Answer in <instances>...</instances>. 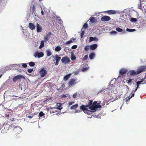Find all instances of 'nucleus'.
I'll list each match as a JSON object with an SVG mask.
<instances>
[{"label":"nucleus","mask_w":146,"mask_h":146,"mask_svg":"<svg viewBox=\"0 0 146 146\" xmlns=\"http://www.w3.org/2000/svg\"><path fill=\"white\" fill-rule=\"evenodd\" d=\"M132 80V79H129L128 81H127V83L128 84Z\"/></svg>","instance_id":"48"},{"label":"nucleus","mask_w":146,"mask_h":146,"mask_svg":"<svg viewBox=\"0 0 146 146\" xmlns=\"http://www.w3.org/2000/svg\"><path fill=\"white\" fill-rule=\"evenodd\" d=\"M4 128L7 129L9 132H13L15 129V125L14 124H11L9 126L8 125L7 123H4L3 125Z\"/></svg>","instance_id":"2"},{"label":"nucleus","mask_w":146,"mask_h":146,"mask_svg":"<svg viewBox=\"0 0 146 146\" xmlns=\"http://www.w3.org/2000/svg\"><path fill=\"white\" fill-rule=\"evenodd\" d=\"M34 56H35V57H36V56H37L38 58H40L43 56L44 54L42 52H37L35 53Z\"/></svg>","instance_id":"11"},{"label":"nucleus","mask_w":146,"mask_h":146,"mask_svg":"<svg viewBox=\"0 0 146 146\" xmlns=\"http://www.w3.org/2000/svg\"><path fill=\"white\" fill-rule=\"evenodd\" d=\"M146 70V66H143L139 67L137 70V73L139 74L145 71Z\"/></svg>","instance_id":"6"},{"label":"nucleus","mask_w":146,"mask_h":146,"mask_svg":"<svg viewBox=\"0 0 146 146\" xmlns=\"http://www.w3.org/2000/svg\"><path fill=\"white\" fill-rule=\"evenodd\" d=\"M144 80V79H142L140 81H138L137 82V85H138L139 86V85L140 84L142 83V82H143V81Z\"/></svg>","instance_id":"29"},{"label":"nucleus","mask_w":146,"mask_h":146,"mask_svg":"<svg viewBox=\"0 0 146 146\" xmlns=\"http://www.w3.org/2000/svg\"><path fill=\"white\" fill-rule=\"evenodd\" d=\"M71 58L72 60H74L76 59V57L74 55H72L71 57Z\"/></svg>","instance_id":"36"},{"label":"nucleus","mask_w":146,"mask_h":146,"mask_svg":"<svg viewBox=\"0 0 146 146\" xmlns=\"http://www.w3.org/2000/svg\"><path fill=\"white\" fill-rule=\"evenodd\" d=\"M61 48L59 46H57L55 48V50L56 52H58L61 50Z\"/></svg>","instance_id":"26"},{"label":"nucleus","mask_w":146,"mask_h":146,"mask_svg":"<svg viewBox=\"0 0 146 146\" xmlns=\"http://www.w3.org/2000/svg\"><path fill=\"white\" fill-rule=\"evenodd\" d=\"M116 30L119 32H121L123 31V30L119 27L116 28Z\"/></svg>","instance_id":"34"},{"label":"nucleus","mask_w":146,"mask_h":146,"mask_svg":"<svg viewBox=\"0 0 146 146\" xmlns=\"http://www.w3.org/2000/svg\"><path fill=\"white\" fill-rule=\"evenodd\" d=\"M3 75V74H1L0 75V78Z\"/></svg>","instance_id":"60"},{"label":"nucleus","mask_w":146,"mask_h":146,"mask_svg":"<svg viewBox=\"0 0 146 146\" xmlns=\"http://www.w3.org/2000/svg\"><path fill=\"white\" fill-rule=\"evenodd\" d=\"M41 13L42 15H44V12H43V11L42 10L41 11Z\"/></svg>","instance_id":"53"},{"label":"nucleus","mask_w":146,"mask_h":146,"mask_svg":"<svg viewBox=\"0 0 146 146\" xmlns=\"http://www.w3.org/2000/svg\"><path fill=\"white\" fill-rule=\"evenodd\" d=\"M22 78L25 79V78L23 75L21 74H19L15 76L13 78V82H15L17 80H20Z\"/></svg>","instance_id":"3"},{"label":"nucleus","mask_w":146,"mask_h":146,"mask_svg":"<svg viewBox=\"0 0 146 146\" xmlns=\"http://www.w3.org/2000/svg\"><path fill=\"white\" fill-rule=\"evenodd\" d=\"M131 98V96H129V97H128V99H129V100L131 98Z\"/></svg>","instance_id":"57"},{"label":"nucleus","mask_w":146,"mask_h":146,"mask_svg":"<svg viewBox=\"0 0 146 146\" xmlns=\"http://www.w3.org/2000/svg\"><path fill=\"white\" fill-rule=\"evenodd\" d=\"M109 15H114L116 14L117 11L114 10H110L106 11L104 12Z\"/></svg>","instance_id":"10"},{"label":"nucleus","mask_w":146,"mask_h":146,"mask_svg":"<svg viewBox=\"0 0 146 146\" xmlns=\"http://www.w3.org/2000/svg\"><path fill=\"white\" fill-rule=\"evenodd\" d=\"M22 66L23 67L25 68L27 67V65L25 63H23L22 64Z\"/></svg>","instance_id":"45"},{"label":"nucleus","mask_w":146,"mask_h":146,"mask_svg":"<svg viewBox=\"0 0 146 146\" xmlns=\"http://www.w3.org/2000/svg\"><path fill=\"white\" fill-rule=\"evenodd\" d=\"M55 58L56 62L55 64L56 65H57L58 64L60 60L61 57L60 56H58L57 55H56L55 56Z\"/></svg>","instance_id":"12"},{"label":"nucleus","mask_w":146,"mask_h":146,"mask_svg":"<svg viewBox=\"0 0 146 146\" xmlns=\"http://www.w3.org/2000/svg\"><path fill=\"white\" fill-rule=\"evenodd\" d=\"M76 80H77V79L74 78L71 79L69 82L68 85L69 86H71L76 84Z\"/></svg>","instance_id":"8"},{"label":"nucleus","mask_w":146,"mask_h":146,"mask_svg":"<svg viewBox=\"0 0 146 146\" xmlns=\"http://www.w3.org/2000/svg\"><path fill=\"white\" fill-rule=\"evenodd\" d=\"M110 33L111 34H113L115 35L117 34V32L116 31H112Z\"/></svg>","instance_id":"44"},{"label":"nucleus","mask_w":146,"mask_h":146,"mask_svg":"<svg viewBox=\"0 0 146 146\" xmlns=\"http://www.w3.org/2000/svg\"><path fill=\"white\" fill-rule=\"evenodd\" d=\"M135 94L134 93H133L132 94L131 96V98H132L134 96Z\"/></svg>","instance_id":"52"},{"label":"nucleus","mask_w":146,"mask_h":146,"mask_svg":"<svg viewBox=\"0 0 146 146\" xmlns=\"http://www.w3.org/2000/svg\"><path fill=\"white\" fill-rule=\"evenodd\" d=\"M136 31V30L135 29H130L129 28H127L126 29V31L129 32H133L135 31Z\"/></svg>","instance_id":"28"},{"label":"nucleus","mask_w":146,"mask_h":146,"mask_svg":"<svg viewBox=\"0 0 146 146\" xmlns=\"http://www.w3.org/2000/svg\"><path fill=\"white\" fill-rule=\"evenodd\" d=\"M80 112V111H78L77 110H76V111H75L76 112Z\"/></svg>","instance_id":"61"},{"label":"nucleus","mask_w":146,"mask_h":146,"mask_svg":"<svg viewBox=\"0 0 146 146\" xmlns=\"http://www.w3.org/2000/svg\"><path fill=\"white\" fill-rule=\"evenodd\" d=\"M111 20V18L107 16H105L102 17L101 19V20L102 21H108Z\"/></svg>","instance_id":"9"},{"label":"nucleus","mask_w":146,"mask_h":146,"mask_svg":"<svg viewBox=\"0 0 146 146\" xmlns=\"http://www.w3.org/2000/svg\"><path fill=\"white\" fill-rule=\"evenodd\" d=\"M61 104L60 103H57V108L60 110H61L62 109V108L61 107Z\"/></svg>","instance_id":"22"},{"label":"nucleus","mask_w":146,"mask_h":146,"mask_svg":"<svg viewBox=\"0 0 146 146\" xmlns=\"http://www.w3.org/2000/svg\"><path fill=\"white\" fill-rule=\"evenodd\" d=\"M71 75V74H69L67 75H65L64 78V79L65 80H67L70 76Z\"/></svg>","instance_id":"20"},{"label":"nucleus","mask_w":146,"mask_h":146,"mask_svg":"<svg viewBox=\"0 0 146 146\" xmlns=\"http://www.w3.org/2000/svg\"><path fill=\"white\" fill-rule=\"evenodd\" d=\"M44 46V42L43 40H42L40 42V45L39 46V48H42Z\"/></svg>","instance_id":"25"},{"label":"nucleus","mask_w":146,"mask_h":146,"mask_svg":"<svg viewBox=\"0 0 146 146\" xmlns=\"http://www.w3.org/2000/svg\"><path fill=\"white\" fill-rule=\"evenodd\" d=\"M126 33V32L125 31H124L123 32V33Z\"/></svg>","instance_id":"64"},{"label":"nucleus","mask_w":146,"mask_h":146,"mask_svg":"<svg viewBox=\"0 0 146 146\" xmlns=\"http://www.w3.org/2000/svg\"><path fill=\"white\" fill-rule=\"evenodd\" d=\"M70 40H72V41H74L75 40H76V38H71V39Z\"/></svg>","instance_id":"51"},{"label":"nucleus","mask_w":146,"mask_h":146,"mask_svg":"<svg viewBox=\"0 0 146 146\" xmlns=\"http://www.w3.org/2000/svg\"><path fill=\"white\" fill-rule=\"evenodd\" d=\"M39 73L41 77H44L46 75L47 72L44 68H41L39 72Z\"/></svg>","instance_id":"4"},{"label":"nucleus","mask_w":146,"mask_h":146,"mask_svg":"<svg viewBox=\"0 0 146 146\" xmlns=\"http://www.w3.org/2000/svg\"><path fill=\"white\" fill-rule=\"evenodd\" d=\"M58 20L59 21H62V20L61 19H59V20Z\"/></svg>","instance_id":"62"},{"label":"nucleus","mask_w":146,"mask_h":146,"mask_svg":"<svg viewBox=\"0 0 146 146\" xmlns=\"http://www.w3.org/2000/svg\"><path fill=\"white\" fill-rule=\"evenodd\" d=\"M21 129L20 127L15 125V129H14L13 133L16 134H19L21 132Z\"/></svg>","instance_id":"7"},{"label":"nucleus","mask_w":146,"mask_h":146,"mask_svg":"<svg viewBox=\"0 0 146 146\" xmlns=\"http://www.w3.org/2000/svg\"><path fill=\"white\" fill-rule=\"evenodd\" d=\"M95 19L94 17H91L90 19V21L92 22H94L95 21Z\"/></svg>","instance_id":"40"},{"label":"nucleus","mask_w":146,"mask_h":146,"mask_svg":"<svg viewBox=\"0 0 146 146\" xmlns=\"http://www.w3.org/2000/svg\"><path fill=\"white\" fill-rule=\"evenodd\" d=\"M88 58V55H86L83 58L82 60L83 61H85Z\"/></svg>","instance_id":"37"},{"label":"nucleus","mask_w":146,"mask_h":146,"mask_svg":"<svg viewBox=\"0 0 146 146\" xmlns=\"http://www.w3.org/2000/svg\"><path fill=\"white\" fill-rule=\"evenodd\" d=\"M77 46L76 45H74L72 46V49H75L77 48Z\"/></svg>","instance_id":"42"},{"label":"nucleus","mask_w":146,"mask_h":146,"mask_svg":"<svg viewBox=\"0 0 146 146\" xmlns=\"http://www.w3.org/2000/svg\"><path fill=\"white\" fill-rule=\"evenodd\" d=\"M44 115V113L42 111H41L39 113V115H38L39 117H41L42 116H43Z\"/></svg>","instance_id":"35"},{"label":"nucleus","mask_w":146,"mask_h":146,"mask_svg":"<svg viewBox=\"0 0 146 146\" xmlns=\"http://www.w3.org/2000/svg\"><path fill=\"white\" fill-rule=\"evenodd\" d=\"M128 73H129L130 75L133 76L139 74L137 73V71L136 72L134 70L129 71L128 72Z\"/></svg>","instance_id":"15"},{"label":"nucleus","mask_w":146,"mask_h":146,"mask_svg":"<svg viewBox=\"0 0 146 146\" xmlns=\"http://www.w3.org/2000/svg\"><path fill=\"white\" fill-rule=\"evenodd\" d=\"M74 102H70L68 103V105L69 106H70L71 105H72V104H74Z\"/></svg>","instance_id":"47"},{"label":"nucleus","mask_w":146,"mask_h":146,"mask_svg":"<svg viewBox=\"0 0 146 146\" xmlns=\"http://www.w3.org/2000/svg\"><path fill=\"white\" fill-rule=\"evenodd\" d=\"M78 104H76L70 107V109L71 110H74L76 109L78 107Z\"/></svg>","instance_id":"21"},{"label":"nucleus","mask_w":146,"mask_h":146,"mask_svg":"<svg viewBox=\"0 0 146 146\" xmlns=\"http://www.w3.org/2000/svg\"><path fill=\"white\" fill-rule=\"evenodd\" d=\"M95 56V54L94 52H92L89 55V57L90 59H93Z\"/></svg>","instance_id":"19"},{"label":"nucleus","mask_w":146,"mask_h":146,"mask_svg":"<svg viewBox=\"0 0 146 146\" xmlns=\"http://www.w3.org/2000/svg\"><path fill=\"white\" fill-rule=\"evenodd\" d=\"M9 115H8V114H6L5 115V117H9Z\"/></svg>","instance_id":"55"},{"label":"nucleus","mask_w":146,"mask_h":146,"mask_svg":"<svg viewBox=\"0 0 146 146\" xmlns=\"http://www.w3.org/2000/svg\"><path fill=\"white\" fill-rule=\"evenodd\" d=\"M77 96V93L76 92L73 95V97L74 98H75L76 97V96Z\"/></svg>","instance_id":"43"},{"label":"nucleus","mask_w":146,"mask_h":146,"mask_svg":"<svg viewBox=\"0 0 146 146\" xmlns=\"http://www.w3.org/2000/svg\"><path fill=\"white\" fill-rule=\"evenodd\" d=\"M127 71V70L125 69H121L120 70L119 73L121 75H123L126 74Z\"/></svg>","instance_id":"14"},{"label":"nucleus","mask_w":146,"mask_h":146,"mask_svg":"<svg viewBox=\"0 0 146 146\" xmlns=\"http://www.w3.org/2000/svg\"><path fill=\"white\" fill-rule=\"evenodd\" d=\"M137 89L136 88L135 90H134L133 91V92L134 93H135L137 91Z\"/></svg>","instance_id":"56"},{"label":"nucleus","mask_w":146,"mask_h":146,"mask_svg":"<svg viewBox=\"0 0 146 146\" xmlns=\"http://www.w3.org/2000/svg\"><path fill=\"white\" fill-rule=\"evenodd\" d=\"M98 40V39L96 37H90L89 38V41L90 42H91L93 41H97Z\"/></svg>","instance_id":"18"},{"label":"nucleus","mask_w":146,"mask_h":146,"mask_svg":"<svg viewBox=\"0 0 146 146\" xmlns=\"http://www.w3.org/2000/svg\"><path fill=\"white\" fill-rule=\"evenodd\" d=\"M92 102V100H90L86 105H82L80 107V108L85 113L92 114L93 112L96 111L97 109L101 107V106L99 105L97 102L95 101L93 103Z\"/></svg>","instance_id":"1"},{"label":"nucleus","mask_w":146,"mask_h":146,"mask_svg":"<svg viewBox=\"0 0 146 146\" xmlns=\"http://www.w3.org/2000/svg\"><path fill=\"white\" fill-rule=\"evenodd\" d=\"M36 30L37 32H40L42 30V28L41 26L38 24H36Z\"/></svg>","instance_id":"13"},{"label":"nucleus","mask_w":146,"mask_h":146,"mask_svg":"<svg viewBox=\"0 0 146 146\" xmlns=\"http://www.w3.org/2000/svg\"><path fill=\"white\" fill-rule=\"evenodd\" d=\"M139 85H137V86L136 88L137 89L139 88Z\"/></svg>","instance_id":"58"},{"label":"nucleus","mask_w":146,"mask_h":146,"mask_svg":"<svg viewBox=\"0 0 146 146\" xmlns=\"http://www.w3.org/2000/svg\"><path fill=\"white\" fill-rule=\"evenodd\" d=\"M29 65L30 66L32 67L35 65V63L33 62H31L29 63Z\"/></svg>","instance_id":"33"},{"label":"nucleus","mask_w":146,"mask_h":146,"mask_svg":"<svg viewBox=\"0 0 146 146\" xmlns=\"http://www.w3.org/2000/svg\"><path fill=\"white\" fill-rule=\"evenodd\" d=\"M84 31H82V29L81 31V33L80 34V36L81 38H82L83 37L84 35Z\"/></svg>","instance_id":"32"},{"label":"nucleus","mask_w":146,"mask_h":146,"mask_svg":"<svg viewBox=\"0 0 146 146\" xmlns=\"http://www.w3.org/2000/svg\"><path fill=\"white\" fill-rule=\"evenodd\" d=\"M33 69H28L27 70V71L28 72L31 73L33 71Z\"/></svg>","instance_id":"41"},{"label":"nucleus","mask_w":146,"mask_h":146,"mask_svg":"<svg viewBox=\"0 0 146 146\" xmlns=\"http://www.w3.org/2000/svg\"><path fill=\"white\" fill-rule=\"evenodd\" d=\"M12 97H17V96H15V95H13L12 96Z\"/></svg>","instance_id":"59"},{"label":"nucleus","mask_w":146,"mask_h":146,"mask_svg":"<svg viewBox=\"0 0 146 146\" xmlns=\"http://www.w3.org/2000/svg\"><path fill=\"white\" fill-rule=\"evenodd\" d=\"M130 21L132 22H135L137 21L136 19L134 18H132L130 19Z\"/></svg>","instance_id":"30"},{"label":"nucleus","mask_w":146,"mask_h":146,"mask_svg":"<svg viewBox=\"0 0 146 146\" xmlns=\"http://www.w3.org/2000/svg\"><path fill=\"white\" fill-rule=\"evenodd\" d=\"M14 118H13V119L11 120V119H10L11 120V121H13Z\"/></svg>","instance_id":"63"},{"label":"nucleus","mask_w":146,"mask_h":146,"mask_svg":"<svg viewBox=\"0 0 146 146\" xmlns=\"http://www.w3.org/2000/svg\"><path fill=\"white\" fill-rule=\"evenodd\" d=\"M62 62L65 64H67L70 62V60L67 56L63 57L61 59Z\"/></svg>","instance_id":"5"},{"label":"nucleus","mask_w":146,"mask_h":146,"mask_svg":"<svg viewBox=\"0 0 146 146\" xmlns=\"http://www.w3.org/2000/svg\"><path fill=\"white\" fill-rule=\"evenodd\" d=\"M32 12L33 13L35 11V5L34 4L32 5H31V6Z\"/></svg>","instance_id":"23"},{"label":"nucleus","mask_w":146,"mask_h":146,"mask_svg":"<svg viewBox=\"0 0 146 146\" xmlns=\"http://www.w3.org/2000/svg\"><path fill=\"white\" fill-rule=\"evenodd\" d=\"M29 28L31 30H33L35 29L36 26L33 23H29Z\"/></svg>","instance_id":"16"},{"label":"nucleus","mask_w":146,"mask_h":146,"mask_svg":"<svg viewBox=\"0 0 146 146\" xmlns=\"http://www.w3.org/2000/svg\"><path fill=\"white\" fill-rule=\"evenodd\" d=\"M46 53L47 56H50L51 55V52L49 50H47Z\"/></svg>","instance_id":"31"},{"label":"nucleus","mask_w":146,"mask_h":146,"mask_svg":"<svg viewBox=\"0 0 146 146\" xmlns=\"http://www.w3.org/2000/svg\"><path fill=\"white\" fill-rule=\"evenodd\" d=\"M88 27V25L86 23H85L83 26V28L84 29H86Z\"/></svg>","instance_id":"39"},{"label":"nucleus","mask_w":146,"mask_h":146,"mask_svg":"<svg viewBox=\"0 0 146 146\" xmlns=\"http://www.w3.org/2000/svg\"><path fill=\"white\" fill-rule=\"evenodd\" d=\"M44 40H48V37L46 36L44 37Z\"/></svg>","instance_id":"50"},{"label":"nucleus","mask_w":146,"mask_h":146,"mask_svg":"<svg viewBox=\"0 0 146 146\" xmlns=\"http://www.w3.org/2000/svg\"><path fill=\"white\" fill-rule=\"evenodd\" d=\"M98 45L97 44H94L90 46V49L92 50H95L97 47Z\"/></svg>","instance_id":"17"},{"label":"nucleus","mask_w":146,"mask_h":146,"mask_svg":"<svg viewBox=\"0 0 146 146\" xmlns=\"http://www.w3.org/2000/svg\"><path fill=\"white\" fill-rule=\"evenodd\" d=\"M61 98H65L66 97V96L65 94H63L61 96Z\"/></svg>","instance_id":"46"},{"label":"nucleus","mask_w":146,"mask_h":146,"mask_svg":"<svg viewBox=\"0 0 146 146\" xmlns=\"http://www.w3.org/2000/svg\"><path fill=\"white\" fill-rule=\"evenodd\" d=\"M79 73V71H77L74 72V74L75 75H77Z\"/></svg>","instance_id":"49"},{"label":"nucleus","mask_w":146,"mask_h":146,"mask_svg":"<svg viewBox=\"0 0 146 146\" xmlns=\"http://www.w3.org/2000/svg\"><path fill=\"white\" fill-rule=\"evenodd\" d=\"M89 49H90V46H86L84 48V49L86 51H88Z\"/></svg>","instance_id":"27"},{"label":"nucleus","mask_w":146,"mask_h":146,"mask_svg":"<svg viewBox=\"0 0 146 146\" xmlns=\"http://www.w3.org/2000/svg\"><path fill=\"white\" fill-rule=\"evenodd\" d=\"M89 68L87 67H83L82 68V72H85Z\"/></svg>","instance_id":"24"},{"label":"nucleus","mask_w":146,"mask_h":146,"mask_svg":"<svg viewBox=\"0 0 146 146\" xmlns=\"http://www.w3.org/2000/svg\"><path fill=\"white\" fill-rule=\"evenodd\" d=\"M28 117L29 118L31 119L32 117L31 116H29Z\"/></svg>","instance_id":"54"},{"label":"nucleus","mask_w":146,"mask_h":146,"mask_svg":"<svg viewBox=\"0 0 146 146\" xmlns=\"http://www.w3.org/2000/svg\"><path fill=\"white\" fill-rule=\"evenodd\" d=\"M72 42H73V41H72V40H70L66 42L65 43V44H70L72 43Z\"/></svg>","instance_id":"38"}]
</instances>
